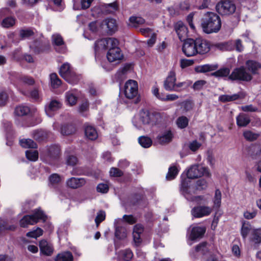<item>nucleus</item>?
<instances>
[{
    "label": "nucleus",
    "instance_id": "obj_1",
    "mask_svg": "<svg viewBox=\"0 0 261 261\" xmlns=\"http://www.w3.org/2000/svg\"><path fill=\"white\" fill-rule=\"evenodd\" d=\"M201 26L207 34L217 33L221 27L220 17L214 12H207L201 20Z\"/></svg>",
    "mask_w": 261,
    "mask_h": 261
},
{
    "label": "nucleus",
    "instance_id": "obj_2",
    "mask_svg": "<svg viewBox=\"0 0 261 261\" xmlns=\"http://www.w3.org/2000/svg\"><path fill=\"white\" fill-rule=\"evenodd\" d=\"M189 179L188 177L184 179L182 178L180 187V192L188 200L199 202L203 200V196H195L193 195L194 192L192 191L191 187L189 186Z\"/></svg>",
    "mask_w": 261,
    "mask_h": 261
},
{
    "label": "nucleus",
    "instance_id": "obj_3",
    "mask_svg": "<svg viewBox=\"0 0 261 261\" xmlns=\"http://www.w3.org/2000/svg\"><path fill=\"white\" fill-rule=\"evenodd\" d=\"M39 220L44 221L45 216L42 211L36 210L33 215H25L20 221L21 227H27L29 225H34L37 223Z\"/></svg>",
    "mask_w": 261,
    "mask_h": 261
},
{
    "label": "nucleus",
    "instance_id": "obj_4",
    "mask_svg": "<svg viewBox=\"0 0 261 261\" xmlns=\"http://www.w3.org/2000/svg\"><path fill=\"white\" fill-rule=\"evenodd\" d=\"M217 12L221 15H229L233 14L236 9L233 2L230 0H224L216 6Z\"/></svg>",
    "mask_w": 261,
    "mask_h": 261
},
{
    "label": "nucleus",
    "instance_id": "obj_5",
    "mask_svg": "<svg viewBox=\"0 0 261 261\" xmlns=\"http://www.w3.org/2000/svg\"><path fill=\"white\" fill-rule=\"evenodd\" d=\"M232 81L249 82L252 79V75L247 72L244 66L234 68L228 76Z\"/></svg>",
    "mask_w": 261,
    "mask_h": 261
},
{
    "label": "nucleus",
    "instance_id": "obj_6",
    "mask_svg": "<svg viewBox=\"0 0 261 261\" xmlns=\"http://www.w3.org/2000/svg\"><path fill=\"white\" fill-rule=\"evenodd\" d=\"M210 175L207 168L199 165L192 166L187 173V176L190 179L196 178L202 176H209Z\"/></svg>",
    "mask_w": 261,
    "mask_h": 261
},
{
    "label": "nucleus",
    "instance_id": "obj_7",
    "mask_svg": "<svg viewBox=\"0 0 261 261\" xmlns=\"http://www.w3.org/2000/svg\"><path fill=\"white\" fill-rule=\"evenodd\" d=\"M119 41L114 38H107L97 40L95 43L96 49H111L118 47Z\"/></svg>",
    "mask_w": 261,
    "mask_h": 261
},
{
    "label": "nucleus",
    "instance_id": "obj_8",
    "mask_svg": "<svg viewBox=\"0 0 261 261\" xmlns=\"http://www.w3.org/2000/svg\"><path fill=\"white\" fill-rule=\"evenodd\" d=\"M138 94V86L136 81L129 80L127 81L124 86V94L128 99H133L137 96Z\"/></svg>",
    "mask_w": 261,
    "mask_h": 261
},
{
    "label": "nucleus",
    "instance_id": "obj_9",
    "mask_svg": "<svg viewBox=\"0 0 261 261\" xmlns=\"http://www.w3.org/2000/svg\"><path fill=\"white\" fill-rule=\"evenodd\" d=\"M211 246L206 243L203 242L196 246L195 251L204 256L205 261H215V257L210 252Z\"/></svg>",
    "mask_w": 261,
    "mask_h": 261
},
{
    "label": "nucleus",
    "instance_id": "obj_10",
    "mask_svg": "<svg viewBox=\"0 0 261 261\" xmlns=\"http://www.w3.org/2000/svg\"><path fill=\"white\" fill-rule=\"evenodd\" d=\"M182 50L187 57H192L197 54L195 40L188 39L183 43Z\"/></svg>",
    "mask_w": 261,
    "mask_h": 261
},
{
    "label": "nucleus",
    "instance_id": "obj_11",
    "mask_svg": "<svg viewBox=\"0 0 261 261\" xmlns=\"http://www.w3.org/2000/svg\"><path fill=\"white\" fill-rule=\"evenodd\" d=\"M100 28L102 31L112 34L117 30L116 20L111 18H106L100 23Z\"/></svg>",
    "mask_w": 261,
    "mask_h": 261
},
{
    "label": "nucleus",
    "instance_id": "obj_12",
    "mask_svg": "<svg viewBox=\"0 0 261 261\" xmlns=\"http://www.w3.org/2000/svg\"><path fill=\"white\" fill-rule=\"evenodd\" d=\"M212 212V208L207 206H198L191 210L192 216L195 218H201L208 216Z\"/></svg>",
    "mask_w": 261,
    "mask_h": 261
},
{
    "label": "nucleus",
    "instance_id": "obj_13",
    "mask_svg": "<svg viewBox=\"0 0 261 261\" xmlns=\"http://www.w3.org/2000/svg\"><path fill=\"white\" fill-rule=\"evenodd\" d=\"M158 116V114L151 113L147 110H142L139 113V119L143 124L153 122L154 118Z\"/></svg>",
    "mask_w": 261,
    "mask_h": 261
},
{
    "label": "nucleus",
    "instance_id": "obj_14",
    "mask_svg": "<svg viewBox=\"0 0 261 261\" xmlns=\"http://www.w3.org/2000/svg\"><path fill=\"white\" fill-rule=\"evenodd\" d=\"M176 78L175 72L172 70L168 73V76L164 82L165 89L169 91H173L176 83Z\"/></svg>",
    "mask_w": 261,
    "mask_h": 261
},
{
    "label": "nucleus",
    "instance_id": "obj_15",
    "mask_svg": "<svg viewBox=\"0 0 261 261\" xmlns=\"http://www.w3.org/2000/svg\"><path fill=\"white\" fill-rule=\"evenodd\" d=\"M197 54H205L210 50V43L204 39H196L195 40Z\"/></svg>",
    "mask_w": 261,
    "mask_h": 261
},
{
    "label": "nucleus",
    "instance_id": "obj_16",
    "mask_svg": "<svg viewBox=\"0 0 261 261\" xmlns=\"http://www.w3.org/2000/svg\"><path fill=\"white\" fill-rule=\"evenodd\" d=\"M62 103L57 100H52L45 106V111L48 117H52L54 115L55 112L61 108Z\"/></svg>",
    "mask_w": 261,
    "mask_h": 261
},
{
    "label": "nucleus",
    "instance_id": "obj_17",
    "mask_svg": "<svg viewBox=\"0 0 261 261\" xmlns=\"http://www.w3.org/2000/svg\"><path fill=\"white\" fill-rule=\"evenodd\" d=\"M52 42L54 45L56 46V50L59 53H64L66 51V48L64 44L63 38L58 34H54L52 36Z\"/></svg>",
    "mask_w": 261,
    "mask_h": 261
},
{
    "label": "nucleus",
    "instance_id": "obj_18",
    "mask_svg": "<svg viewBox=\"0 0 261 261\" xmlns=\"http://www.w3.org/2000/svg\"><path fill=\"white\" fill-rule=\"evenodd\" d=\"M174 30L177 33L179 39L182 41L185 40L188 36V28L184 24V23L181 21H177L174 24Z\"/></svg>",
    "mask_w": 261,
    "mask_h": 261
},
{
    "label": "nucleus",
    "instance_id": "obj_19",
    "mask_svg": "<svg viewBox=\"0 0 261 261\" xmlns=\"http://www.w3.org/2000/svg\"><path fill=\"white\" fill-rule=\"evenodd\" d=\"M107 57L110 62L119 61L123 58V55L119 47L109 49Z\"/></svg>",
    "mask_w": 261,
    "mask_h": 261
},
{
    "label": "nucleus",
    "instance_id": "obj_20",
    "mask_svg": "<svg viewBox=\"0 0 261 261\" xmlns=\"http://www.w3.org/2000/svg\"><path fill=\"white\" fill-rule=\"evenodd\" d=\"M246 96V94L243 92H240L232 95L224 94L219 97V100L222 102H227L239 99H243Z\"/></svg>",
    "mask_w": 261,
    "mask_h": 261
},
{
    "label": "nucleus",
    "instance_id": "obj_21",
    "mask_svg": "<svg viewBox=\"0 0 261 261\" xmlns=\"http://www.w3.org/2000/svg\"><path fill=\"white\" fill-rule=\"evenodd\" d=\"M66 183L68 187L75 189L85 185L86 180L84 178L71 177L66 180Z\"/></svg>",
    "mask_w": 261,
    "mask_h": 261
},
{
    "label": "nucleus",
    "instance_id": "obj_22",
    "mask_svg": "<svg viewBox=\"0 0 261 261\" xmlns=\"http://www.w3.org/2000/svg\"><path fill=\"white\" fill-rule=\"evenodd\" d=\"M173 137V134L171 130L167 129L163 131L158 136L156 140L161 144H165L171 142Z\"/></svg>",
    "mask_w": 261,
    "mask_h": 261
},
{
    "label": "nucleus",
    "instance_id": "obj_23",
    "mask_svg": "<svg viewBox=\"0 0 261 261\" xmlns=\"http://www.w3.org/2000/svg\"><path fill=\"white\" fill-rule=\"evenodd\" d=\"M73 71L74 70L70 67V64L68 63H65L61 66L59 74L65 80L71 81L69 76Z\"/></svg>",
    "mask_w": 261,
    "mask_h": 261
},
{
    "label": "nucleus",
    "instance_id": "obj_24",
    "mask_svg": "<svg viewBox=\"0 0 261 261\" xmlns=\"http://www.w3.org/2000/svg\"><path fill=\"white\" fill-rule=\"evenodd\" d=\"M39 247L41 252L47 256L51 255L54 251L52 245L44 240L40 241Z\"/></svg>",
    "mask_w": 261,
    "mask_h": 261
},
{
    "label": "nucleus",
    "instance_id": "obj_25",
    "mask_svg": "<svg viewBox=\"0 0 261 261\" xmlns=\"http://www.w3.org/2000/svg\"><path fill=\"white\" fill-rule=\"evenodd\" d=\"M205 232V228L199 226H194L191 230L190 239L193 241L201 238Z\"/></svg>",
    "mask_w": 261,
    "mask_h": 261
},
{
    "label": "nucleus",
    "instance_id": "obj_26",
    "mask_svg": "<svg viewBox=\"0 0 261 261\" xmlns=\"http://www.w3.org/2000/svg\"><path fill=\"white\" fill-rule=\"evenodd\" d=\"M247 68L253 74H258L261 69V64L254 60H248L246 62Z\"/></svg>",
    "mask_w": 261,
    "mask_h": 261
},
{
    "label": "nucleus",
    "instance_id": "obj_27",
    "mask_svg": "<svg viewBox=\"0 0 261 261\" xmlns=\"http://www.w3.org/2000/svg\"><path fill=\"white\" fill-rule=\"evenodd\" d=\"M133 256L132 251L129 249L121 250L118 253V261H130Z\"/></svg>",
    "mask_w": 261,
    "mask_h": 261
},
{
    "label": "nucleus",
    "instance_id": "obj_28",
    "mask_svg": "<svg viewBox=\"0 0 261 261\" xmlns=\"http://www.w3.org/2000/svg\"><path fill=\"white\" fill-rule=\"evenodd\" d=\"M237 124L240 127L246 126L250 122L248 115L244 113H240L236 118Z\"/></svg>",
    "mask_w": 261,
    "mask_h": 261
},
{
    "label": "nucleus",
    "instance_id": "obj_29",
    "mask_svg": "<svg viewBox=\"0 0 261 261\" xmlns=\"http://www.w3.org/2000/svg\"><path fill=\"white\" fill-rule=\"evenodd\" d=\"M60 153V148L58 145H52L47 149L46 154L51 159L57 158Z\"/></svg>",
    "mask_w": 261,
    "mask_h": 261
},
{
    "label": "nucleus",
    "instance_id": "obj_30",
    "mask_svg": "<svg viewBox=\"0 0 261 261\" xmlns=\"http://www.w3.org/2000/svg\"><path fill=\"white\" fill-rule=\"evenodd\" d=\"M253 229L251 224L249 222H243L241 229V234L243 239L245 240L248 234L252 232Z\"/></svg>",
    "mask_w": 261,
    "mask_h": 261
},
{
    "label": "nucleus",
    "instance_id": "obj_31",
    "mask_svg": "<svg viewBox=\"0 0 261 261\" xmlns=\"http://www.w3.org/2000/svg\"><path fill=\"white\" fill-rule=\"evenodd\" d=\"M143 227L141 224H138L134 226L133 236L135 243H139L141 242L140 235L143 232Z\"/></svg>",
    "mask_w": 261,
    "mask_h": 261
},
{
    "label": "nucleus",
    "instance_id": "obj_32",
    "mask_svg": "<svg viewBox=\"0 0 261 261\" xmlns=\"http://www.w3.org/2000/svg\"><path fill=\"white\" fill-rule=\"evenodd\" d=\"M85 134L86 137L91 140H94L98 137L96 130L91 126H87L85 127Z\"/></svg>",
    "mask_w": 261,
    "mask_h": 261
},
{
    "label": "nucleus",
    "instance_id": "obj_33",
    "mask_svg": "<svg viewBox=\"0 0 261 261\" xmlns=\"http://www.w3.org/2000/svg\"><path fill=\"white\" fill-rule=\"evenodd\" d=\"M250 239L255 244H260L261 243V228L253 229Z\"/></svg>",
    "mask_w": 261,
    "mask_h": 261
},
{
    "label": "nucleus",
    "instance_id": "obj_34",
    "mask_svg": "<svg viewBox=\"0 0 261 261\" xmlns=\"http://www.w3.org/2000/svg\"><path fill=\"white\" fill-rule=\"evenodd\" d=\"M73 259L72 253L69 251H66L59 253L56 257V261H73Z\"/></svg>",
    "mask_w": 261,
    "mask_h": 261
},
{
    "label": "nucleus",
    "instance_id": "obj_35",
    "mask_svg": "<svg viewBox=\"0 0 261 261\" xmlns=\"http://www.w3.org/2000/svg\"><path fill=\"white\" fill-rule=\"evenodd\" d=\"M16 19L15 17L10 16L7 17L3 19L1 22V25L4 28H9L12 27L15 24Z\"/></svg>",
    "mask_w": 261,
    "mask_h": 261
},
{
    "label": "nucleus",
    "instance_id": "obj_36",
    "mask_svg": "<svg viewBox=\"0 0 261 261\" xmlns=\"http://www.w3.org/2000/svg\"><path fill=\"white\" fill-rule=\"evenodd\" d=\"M130 25L134 28H137L140 25L145 23V19L139 16H132L129 18Z\"/></svg>",
    "mask_w": 261,
    "mask_h": 261
},
{
    "label": "nucleus",
    "instance_id": "obj_37",
    "mask_svg": "<svg viewBox=\"0 0 261 261\" xmlns=\"http://www.w3.org/2000/svg\"><path fill=\"white\" fill-rule=\"evenodd\" d=\"M66 102L67 105L72 106L76 104L77 97L73 91H68L65 94Z\"/></svg>",
    "mask_w": 261,
    "mask_h": 261
},
{
    "label": "nucleus",
    "instance_id": "obj_38",
    "mask_svg": "<svg viewBox=\"0 0 261 261\" xmlns=\"http://www.w3.org/2000/svg\"><path fill=\"white\" fill-rule=\"evenodd\" d=\"M179 172V169L176 166L173 165L169 168L168 172L166 175V178L168 180H171L175 178Z\"/></svg>",
    "mask_w": 261,
    "mask_h": 261
},
{
    "label": "nucleus",
    "instance_id": "obj_39",
    "mask_svg": "<svg viewBox=\"0 0 261 261\" xmlns=\"http://www.w3.org/2000/svg\"><path fill=\"white\" fill-rule=\"evenodd\" d=\"M230 73V69L229 68L224 67L220 68L216 71L212 73V75L217 77H223L229 76Z\"/></svg>",
    "mask_w": 261,
    "mask_h": 261
},
{
    "label": "nucleus",
    "instance_id": "obj_40",
    "mask_svg": "<svg viewBox=\"0 0 261 261\" xmlns=\"http://www.w3.org/2000/svg\"><path fill=\"white\" fill-rule=\"evenodd\" d=\"M20 145L24 148H36V143L31 139H23L19 141Z\"/></svg>",
    "mask_w": 261,
    "mask_h": 261
},
{
    "label": "nucleus",
    "instance_id": "obj_41",
    "mask_svg": "<svg viewBox=\"0 0 261 261\" xmlns=\"http://www.w3.org/2000/svg\"><path fill=\"white\" fill-rule=\"evenodd\" d=\"M30 108L27 106H19L17 107L15 110V114L19 116L26 115L30 112Z\"/></svg>",
    "mask_w": 261,
    "mask_h": 261
},
{
    "label": "nucleus",
    "instance_id": "obj_42",
    "mask_svg": "<svg viewBox=\"0 0 261 261\" xmlns=\"http://www.w3.org/2000/svg\"><path fill=\"white\" fill-rule=\"evenodd\" d=\"M189 121V120L187 117L182 116L177 119L176 123L178 128L183 129L188 125Z\"/></svg>",
    "mask_w": 261,
    "mask_h": 261
},
{
    "label": "nucleus",
    "instance_id": "obj_43",
    "mask_svg": "<svg viewBox=\"0 0 261 261\" xmlns=\"http://www.w3.org/2000/svg\"><path fill=\"white\" fill-rule=\"evenodd\" d=\"M50 80L51 86L53 88H57L61 84V81L56 73H53L50 74Z\"/></svg>",
    "mask_w": 261,
    "mask_h": 261
},
{
    "label": "nucleus",
    "instance_id": "obj_44",
    "mask_svg": "<svg viewBox=\"0 0 261 261\" xmlns=\"http://www.w3.org/2000/svg\"><path fill=\"white\" fill-rule=\"evenodd\" d=\"M190 83L188 82H182L175 83L173 91L180 92L187 89L190 86Z\"/></svg>",
    "mask_w": 261,
    "mask_h": 261
},
{
    "label": "nucleus",
    "instance_id": "obj_45",
    "mask_svg": "<svg viewBox=\"0 0 261 261\" xmlns=\"http://www.w3.org/2000/svg\"><path fill=\"white\" fill-rule=\"evenodd\" d=\"M138 141L139 144L144 148L149 147L152 143V140L150 138L145 136L139 137Z\"/></svg>",
    "mask_w": 261,
    "mask_h": 261
},
{
    "label": "nucleus",
    "instance_id": "obj_46",
    "mask_svg": "<svg viewBox=\"0 0 261 261\" xmlns=\"http://www.w3.org/2000/svg\"><path fill=\"white\" fill-rule=\"evenodd\" d=\"M214 208H219L221 205V192L217 189L215 191V196L213 200Z\"/></svg>",
    "mask_w": 261,
    "mask_h": 261
},
{
    "label": "nucleus",
    "instance_id": "obj_47",
    "mask_svg": "<svg viewBox=\"0 0 261 261\" xmlns=\"http://www.w3.org/2000/svg\"><path fill=\"white\" fill-rule=\"evenodd\" d=\"M259 134L254 133L250 130H247L244 132V138L248 141H253L256 140L259 136Z\"/></svg>",
    "mask_w": 261,
    "mask_h": 261
},
{
    "label": "nucleus",
    "instance_id": "obj_48",
    "mask_svg": "<svg viewBox=\"0 0 261 261\" xmlns=\"http://www.w3.org/2000/svg\"><path fill=\"white\" fill-rule=\"evenodd\" d=\"M25 155L27 159L31 161H36L38 159V152L37 150H27Z\"/></svg>",
    "mask_w": 261,
    "mask_h": 261
},
{
    "label": "nucleus",
    "instance_id": "obj_49",
    "mask_svg": "<svg viewBox=\"0 0 261 261\" xmlns=\"http://www.w3.org/2000/svg\"><path fill=\"white\" fill-rule=\"evenodd\" d=\"M34 35L33 31L30 29H23L19 31V36L22 39H24Z\"/></svg>",
    "mask_w": 261,
    "mask_h": 261
},
{
    "label": "nucleus",
    "instance_id": "obj_50",
    "mask_svg": "<svg viewBox=\"0 0 261 261\" xmlns=\"http://www.w3.org/2000/svg\"><path fill=\"white\" fill-rule=\"evenodd\" d=\"M105 7L107 13H113L118 10V6L116 2H114L105 4Z\"/></svg>",
    "mask_w": 261,
    "mask_h": 261
},
{
    "label": "nucleus",
    "instance_id": "obj_51",
    "mask_svg": "<svg viewBox=\"0 0 261 261\" xmlns=\"http://www.w3.org/2000/svg\"><path fill=\"white\" fill-rule=\"evenodd\" d=\"M218 68L217 65L205 64L199 67V71L200 72H206L214 71Z\"/></svg>",
    "mask_w": 261,
    "mask_h": 261
},
{
    "label": "nucleus",
    "instance_id": "obj_52",
    "mask_svg": "<svg viewBox=\"0 0 261 261\" xmlns=\"http://www.w3.org/2000/svg\"><path fill=\"white\" fill-rule=\"evenodd\" d=\"M75 131L74 127L72 125H64L61 128V133L63 135H69L73 133Z\"/></svg>",
    "mask_w": 261,
    "mask_h": 261
},
{
    "label": "nucleus",
    "instance_id": "obj_53",
    "mask_svg": "<svg viewBox=\"0 0 261 261\" xmlns=\"http://www.w3.org/2000/svg\"><path fill=\"white\" fill-rule=\"evenodd\" d=\"M43 234V230L39 227H37L36 229L33 230L28 232L27 233V236L33 238H37Z\"/></svg>",
    "mask_w": 261,
    "mask_h": 261
},
{
    "label": "nucleus",
    "instance_id": "obj_54",
    "mask_svg": "<svg viewBox=\"0 0 261 261\" xmlns=\"http://www.w3.org/2000/svg\"><path fill=\"white\" fill-rule=\"evenodd\" d=\"M69 79L71 80V81H66L68 83L71 84H75L78 83V82L81 79V76L80 75L77 74L74 71H73L71 74H70L69 76Z\"/></svg>",
    "mask_w": 261,
    "mask_h": 261
},
{
    "label": "nucleus",
    "instance_id": "obj_55",
    "mask_svg": "<svg viewBox=\"0 0 261 261\" xmlns=\"http://www.w3.org/2000/svg\"><path fill=\"white\" fill-rule=\"evenodd\" d=\"M50 184L52 186H55L59 184L61 180V178L59 175L56 173L51 174L49 178Z\"/></svg>",
    "mask_w": 261,
    "mask_h": 261
},
{
    "label": "nucleus",
    "instance_id": "obj_56",
    "mask_svg": "<svg viewBox=\"0 0 261 261\" xmlns=\"http://www.w3.org/2000/svg\"><path fill=\"white\" fill-rule=\"evenodd\" d=\"M20 80L22 83H23L25 84H27L28 85L31 86V85H33L35 84L34 79L32 77L27 76V75L22 76L20 78Z\"/></svg>",
    "mask_w": 261,
    "mask_h": 261
},
{
    "label": "nucleus",
    "instance_id": "obj_57",
    "mask_svg": "<svg viewBox=\"0 0 261 261\" xmlns=\"http://www.w3.org/2000/svg\"><path fill=\"white\" fill-rule=\"evenodd\" d=\"M115 236L117 238L120 239L125 238L126 234L124 229L119 227H116L115 230Z\"/></svg>",
    "mask_w": 261,
    "mask_h": 261
},
{
    "label": "nucleus",
    "instance_id": "obj_58",
    "mask_svg": "<svg viewBox=\"0 0 261 261\" xmlns=\"http://www.w3.org/2000/svg\"><path fill=\"white\" fill-rule=\"evenodd\" d=\"M207 186L206 181L204 179H200L196 181V187L198 190L205 189Z\"/></svg>",
    "mask_w": 261,
    "mask_h": 261
},
{
    "label": "nucleus",
    "instance_id": "obj_59",
    "mask_svg": "<svg viewBox=\"0 0 261 261\" xmlns=\"http://www.w3.org/2000/svg\"><path fill=\"white\" fill-rule=\"evenodd\" d=\"M106 214L103 211H100L97 214V215L95 219V222L97 226H98L102 221L105 219Z\"/></svg>",
    "mask_w": 261,
    "mask_h": 261
},
{
    "label": "nucleus",
    "instance_id": "obj_60",
    "mask_svg": "<svg viewBox=\"0 0 261 261\" xmlns=\"http://www.w3.org/2000/svg\"><path fill=\"white\" fill-rule=\"evenodd\" d=\"M111 176L120 177L123 175V172L117 168L113 167L110 170Z\"/></svg>",
    "mask_w": 261,
    "mask_h": 261
},
{
    "label": "nucleus",
    "instance_id": "obj_61",
    "mask_svg": "<svg viewBox=\"0 0 261 261\" xmlns=\"http://www.w3.org/2000/svg\"><path fill=\"white\" fill-rule=\"evenodd\" d=\"M30 97L35 101L41 100V95L37 89H34L30 92Z\"/></svg>",
    "mask_w": 261,
    "mask_h": 261
},
{
    "label": "nucleus",
    "instance_id": "obj_62",
    "mask_svg": "<svg viewBox=\"0 0 261 261\" xmlns=\"http://www.w3.org/2000/svg\"><path fill=\"white\" fill-rule=\"evenodd\" d=\"M8 99V94L5 92H0V107L5 106L6 104Z\"/></svg>",
    "mask_w": 261,
    "mask_h": 261
},
{
    "label": "nucleus",
    "instance_id": "obj_63",
    "mask_svg": "<svg viewBox=\"0 0 261 261\" xmlns=\"http://www.w3.org/2000/svg\"><path fill=\"white\" fill-rule=\"evenodd\" d=\"M201 146V144L198 142L196 140L193 141L189 144V147L192 151H197Z\"/></svg>",
    "mask_w": 261,
    "mask_h": 261
},
{
    "label": "nucleus",
    "instance_id": "obj_64",
    "mask_svg": "<svg viewBox=\"0 0 261 261\" xmlns=\"http://www.w3.org/2000/svg\"><path fill=\"white\" fill-rule=\"evenodd\" d=\"M206 84V81L204 80H199L196 82H195L193 85V88L195 90H201L204 85H205Z\"/></svg>",
    "mask_w": 261,
    "mask_h": 261
}]
</instances>
